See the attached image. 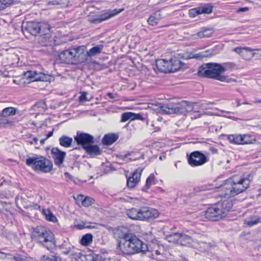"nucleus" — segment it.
<instances>
[{
    "mask_svg": "<svg viewBox=\"0 0 261 261\" xmlns=\"http://www.w3.org/2000/svg\"><path fill=\"white\" fill-rule=\"evenodd\" d=\"M113 236L116 240V252L118 255L131 256L148 251L147 244L136 235L128 232L124 227L114 228Z\"/></svg>",
    "mask_w": 261,
    "mask_h": 261,
    "instance_id": "1",
    "label": "nucleus"
},
{
    "mask_svg": "<svg viewBox=\"0 0 261 261\" xmlns=\"http://www.w3.org/2000/svg\"><path fill=\"white\" fill-rule=\"evenodd\" d=\"M224 72H225V68L222 67V65L218 63H208L200 66L198 74L200 76L212 78L228 83L234 81L228 76L221 74Z\"/></svg>",
    "mask_w": 261,
    "mask_h": 261,
    "instance_id": "2",
    "label": "nucleus"
},
{
    "mask_svg": "<svg viewBox=\"0 0 261 261\" xmlns=\"http://www.w3.org/2000/svg\"><path fill=\"white\" fill-rule=\"evenodd\" d=\"M149 107L156 112H163L167 114H176L186 115L193 111V105L187 101H182L176 106H164L161 103H150Z\"/></svg>",
    "mask_w": 261,
    "mask_h": 261,
    "instance_id": "3",
    "label": "nucleus"
},
{
    "mask_svg": "<svg viewBox=\"0 0 261 261\" xmlns=\"http://www.w3.org/2000/svg\"><path fill=\"white\" fill-rule=\"evenodd\" d=\"M32 238L50 250L55 246L53 233L50 230L43 226H38L33 229Z\"/></svg>",
    "mask_w": 261,
    "mask_h": 261,
    "instance_id": "4",
    "label": "nucleus"
},
{
    "mask_svg": "<svg viewBox=\"0 0 261 261\" xmlns=\"http://www.w3.org/2000/svg\"><path fill=\"white\" fill-rule=\"evenodd\" d=\"M170 242H173L182 246H189L199 249L201 251H206L208 248V244L206 243L193 242L192 239L188 235L184 233H173L167 236Z\"/></svg>",
    "mask_w": 261,
    "mask_h": 261,
    "instance_id": "5",
    "label": "nucleus"
},
{
    "mask_svg": "<svg viewBox=\"0 0 261 261\" xmlns=\"http://www.w3.org/2000/svg\"><path fill=\"white\" fill-rule=\"evenodd\" d=\"M25 163L34 170L44 173L50 172L53 167L52 162L41 155L29 158L26 160Z\"/></svg>",
    "mask_w": 261,
    "mask_h": 261,
    "instance_id": "6",
    "label": "nucleus"
},
{
    "mask_svg": "<svg viewBox=\"0 0 261 261\" xmlns=\"http://www.w3.org/2000/svg\"><path fill=\"white\" fill-rule=\"evenodd\" d=\"M250 180L247 178L233 177L231 181V188L229 193H227L230 196H234L245 191L250 184Z\"/></svg>",
    "mask_w": 261,
    "mask_h": 261,
    "instance_id": "7",
    "label": "nucleus"
},
{
    "mask_svg": "<svg viewBox=\"0 0 261 261\" xmlns=\"http://www.w3.org/2000/svg\"><path fill=\"white\" fill-rule=\"evenodd\" d=\"M206 57L205 55H201L200 54L196 55H192L190 54L189 55H186V56H180V54H178L177 57L174 56L171 58L169 60L170 64V72H174L178 70L182 65H183V63L181 60H179V58H182L184 59L188 60L192 58H198L199 57Z\"/></svg>",
    "mask_w": 261,
    "mask_h": 261,
    "instance_id": "8",
    "label": "nucleus"
},
{
    "mask_svg": "<svg viewBox=\"0 0 261 261\" xmlns=\"http://www.w3.org/2000/svg\"><path fill=\"white\" fill-rule=\"evenodd\" d=\"M188 163L192 167L202 166L208 161V158L199 151H195L188 156Z\"/></svg>",
    "mask_w": 261,
    "mask_h": 261,
    "instance_id": "9",
    "label": "nucleus"
},
{
    "mask_svg": "<svg viewBox=\"0 0 261 261\" xmlns=\"http://www.w3.org/2000/svg\"><path fill=\"white\" fill-rule=\"evenodd\" d=\"M205 216L210 220L218 221L224 218L225 215L217 203L207 209L205 213Z\"/></svg>",
    "mask_w": 261,
    "mask_h": 261,
    "instance_id": "10",
    "label": "nucleus"
},
{
    "mask_svg": "<svg viewBox=\"0 0 261 261\" xmlns=\"http://www.w3.org/2000/svg\"><path fill=\"white\" fill-rule=\"evenodd\" d=\"M74 140L77 144L81 145L83 149H84V147L94 142L93 136L89 134L80 132H77L76 136L74 137Z\"/></svg>",
    "mask_w": 261,
    "mask_h": 261,
    "instance_id": "11",
    "label": "nucleus"
},
{
    "mask_svg": "<svg viewBox=\"0 0 261 261\" xmlns=\"http://www.w3.org/2000/svg\"><path fill=\"white\" fill-rule=\"evenodd\" d=\"M51 154L55 165L59 168L62 167L66 155V152L61 150L58 147H53L51 150Z\"/></svg>",
    "mask_w": 261,
    "mask_h": 261,
    "instance_id": "12",
    "label": "nucleus"
},
{
    "mask_svg": "<svg viewBox=\"0 0 261 261\" xmlns=\"http://www.w3.org/2000/svg\"><path fill=\"white\" fill-rule=\"evenodd\" d=\"M233 50L240 55L243 59L248 60L254 56V50L261 51V49H253L248 47H237L234 48Z\"/></svg>",
    "mask_w": 261,
    "mask_h": 261,
    "instance_id": "13",
    "label": "nucleus"
},
{
    "mask_svg": "<svg viewBox=\"0 0 261 261\" xmlns=\"http://www.w3.org/2000/svg\"><path fill=\"white\" fill-rule=\"evenodd\" d=\"M159 216V213L155 209L148 207L140 208V220H149L156 218Z\"/></svg>",
    "mask_w": 261,
    "mask_h": 261,
    "instance_id": "14",
    "label": "nucleus"
},
{
    "mask_svg": "<svg viewBox=\"0 0 261 261\" xmlns=\"http://www.w3.org/2000/svg\"><path fill=\"white\" fill-rule=\"evenodd\" d=\"M75 49L74 48L63 51L59 55L62 62L67 64H75Z\"/></svg>",
    "mask_w": 261,
    "mask_h": 261,
    "instance_id": "15",
    "label": "nucleus"
},
{
    "mask_svg": "<svg viewBox=\"0 0 261 261\" xmlns=\"http://www.w3.org/2000/svg\"><path fill=\"white\" fill-rule=\"evenodd\" d=\"M74 49H75V64L84 63L90 59L89 55H87L88 51L85 50L84 46H81Z\"/></svg>",
    "mask_w": 261,
    "mask_h": 261,
    "instance_id": "16",
    "label": "nucleus"
},
{
    "mask_svg": "<svg viewBox=\"0 0 261 261\" xmlns=\"http://www.w3.org/2000/svg\"><path fill=\"white\" fill-rule=\"evenodd\" d=\"M123 10V8L119 9H114L113 10L107 9L102 11L98 15L99 16L101 22H102L116 16Z\"/></svg>",
    "mask_w": 261,
    "mask_h": 261,
    "instance_id": "17",
    "label": "nucleus"
},
{
    "mask_svg": "<svg viewBox=\"0 0 261 261\" xmlns=\"http://www.w3.org/2000/svg\"><path fill=\"white\" fill-rule=\"evenodd\" d=\"M143 169L138 168L133 173L132 176L127 178V185L129 188H134L139 182Z\"/></svg>",
    "mask_w": 261,
    "mask_h": 261,
    "instance_id": "18",
    "label": "nucleus"
},
{
    "mask_svg": "<svg viewBox=\"0 0 261 261\" xmlns=\"http://www.w3.org/2000/svg\"><path fill=\"white\" fill-rule=\"evenodd\" d=\"M55 39L50 33L40 35L38 38V43L42 46H52L55 44Z\"/></svg>",
    "mask_w": 261,
    "mask_h": 261,
    "instance_id": "19",
    "label": "nucleus"
},
{
    "mask_svg": "<svg viewBox=\"0 0 261 261\" xmlns=\"http://www.w3.org/2000/svg\"><path fill=\"white\" fill-rule=\"evenodd\" d=\"M23 29L32 35L36 36L40 31V25L36 22H28L25 25H23Z\"/></svg>",
    "mask_w": 261,
    "mask_h": 261,
    "instance_id": "20",
    "label": "nucleus"
},
{
    "mask_svg": "<svg viewBox=\"0 0 261 261\" xmlns=\"http://www.w3.org/2000/svg\"><path fill=\"white\" fill-rule=\"evenodd\" d=\"M143 120L142 116L139 114H136L130 112H125L122 114L121 122H124L128 120Z\"/></svg>",
    "mask_w": 261,
    "mask_h": 261,
    "instance_id": "21",
    "label": "nucleus"
},
{
    "mask_svg": "<svg viewBox=\"0 0 261 261\" xmlns=\"http://www.w3.org/2000/svg\"><path fill=\"white\" fill-rule=\"evenodd\" d=\"M84 149L86 151V152L91 157L99 155L101 153V150L98 145H92V144L84 147Z\"/></svg>",
    "mask_w": 261,
    "mask_h": 261,
    "instance_id": "22",
    "label": "nucleus"
},
{
    "mask_svg": "<svg viewBox=\"0 0 261 261\" xmlns=\"http://www.w3.org/2000/svg\"><path fill=\"white\" fill-rule=\"evenodd\" d=\"M35 75L34 81L50 82L54 80V77L48 74L35 71L33 73Z\"/></svg>",
    "mask_w": 261,
    "mask_h": 261,
    "instance_id": "23",
    "label": "nucleus"
},
{
    "mask_svg": "<svg viewBox=\"0 0 261 261\" xmlns=\"http://www.w3.org/2000/svg\"><path fill=\"white\" fill-rule=\"evenodd\" d=\"M220 208H221L225 215L232 208L233 203L230 199H226L218 202Z\"/></svg>",
    "mask_w": 261,
    "mask_h": 261,
    "instance_id": "24",
    "label": "nucleus"
},
{
    "mask_svg": "<svg viewBox=\"0 0 261 261\" xmlns=\"http://www.w3.org/2000/svg\"><path fill=\"white\" fill-rule=\"evenodd\" d=\"M59 144L64 148H69L71 146L73 139L66 135H62L59 138Z\"/></svg>",
    "mask_w": 261,
    "mask_h": 261,
    "instance_id": "25",
    "label": "nucleus"
},
{
    "mask_svg": "<svg viewBox=\"0 0 261 261\" xmlns=\"http://www.w3.org/2000/svg\"><path fill=\"white\" fill-rule=\"evenodd\" d=\"M103 48V45L101 44L92 47L88 51L87 55H89L90 59L100 54Z\"/></svg>",
    "mask_w": 261,
    "mask_h": 261,
    "instance_id": "26",
    "label": "nucleus"
},
{
    "mask_svg": "<svg viewBox=\"0 0 261 261\" xmlns=\"http://www.w3.org/2000/svg\"><path fill=\"white\" fill-rule=\"evenodd\" d=\"M161 19V14L159 11L155 12L151 14L147 19L148 23L154 26L156 25Z\"/></svg>",
    "mask_w": 261,
    "mask_h": 261,
    "instance_id": "27",
    "label": "nucleus"
},
{
    "mask_svg": "<svg viewBox=\"0 0 261 261\" xmlns=\"http://www.w3.org/2000/svg\"><path fill=\"white\" fill-rule=\"evenodd\" d=\"M118 138V136L114 134H107L102 138V142L105 145H111Z\"/></svg>",
    "mask_w": 261,
    "mask_h": 261,
    "instance_id": "28",
    "label": "nucleus"
},
{
    "mask_svg": "<svg viewBox=\"0 0 261 261\" xmlns=\"http://www.w3.org/2000/svg\"><path fill=\"white\" fill-rule=\"evenodd\" d=\"M126 214L128 217L133 220H140V209L132 208L128 210L126 212Z\"/></svg>",
    "mask_w": 261,
    "mask_h": 261,
    "instance_id": "29",
    "label": "nucleus"
},
{
    "mask_svg": "<svg viewBox=\"0 0 261 261\" xmlns=\"http://www.w3.org/2000/svg\"><path fill=\"white\" fill-rule=\"evenodd\" d=\"M214 32L211 28H202L196 35L200 38L209 37L212 35Z\"/></svg>",
    "mask_w": 261,
    "mask_h": 261,
    "instance_id": "30",
    "label": "nucleus"
},
{
    "mask_svg": "<svg viewBox=\"0 0 261 261\" xmlns=\"http://www.w3.org/2000/svg\"><path fill=\"white\" fill-rule=\"evenodd\" d=\"M93 236L90 233H87L84 235L80 240V243L84 246H88L92 242Z\"/></svg>",
    "mask_w": 261,
    "mask_h": 261,
    "instance_id": "31",
    "label": "nucleus"
},
{
    "mask_svg": "<svg viewBox=\"0 0 261 261\" xmlns=\"http://www.w3.org/2000/svg\"><path fill=\"white\" fill-rule=\"evenodd\" d=\"M243 135H231L228 136V140L231 143L236 144H242Z\"/></svg>",
    "mask_w": 261,
    "mask_h": 261,
    "instance_id": "32",
    "label": "nucleus"
},
{
    "mask_svg": "<svg viewBox=\"0 0 261 261\" xmlns=\"http://www.w3.org/2000/svg\"><path fill=\"white\" fill-rule=\"evenodd\" d=\"M16 114V109L13 107H8L3 109L0 114V116L7 117L10 116H13Z\"/></svg>",
    "mask_w": 261,
    "mask_h": 261,
    "instance_id": "33",
    "label": "nucleus"
},
{
    "mask_svg": "<svg viewBox=\"0 0 261 261\" xmlns=\"http://www.w3.org/2000/svg\"><path fill=\"white\" fill-rule=\"evenodd\" d=\"M42 213L45 215L46 220L52 222H56L58 221L56 217L49 209L43 210Z\"/></svg>",
    "mask_w": 261,
    "mask_h": 261,
    "instance_id": "34",
    "label": "nucleus"
},
{
    "mask_svg": "<svg viewBox=\"0 0 261 261\" xmlns=\"http://www.w3.org/2000/svg\"><path fill=\"white\" fill-rule=\"evenodd\" d=\"M142 155L138 152H128L125 154L122 158L123 159L128 158L129 161H136L139 159Z\"/></svg>",
    "mask_w": 261,
    "mask_h": 261,
    "instance_id": "35",
    "label": "nucleus"
},
{
    "mask_svg": "<svg viewBox=\"0 0 261 261\" xmlns=\"http://www.w3.org/2000/svg\"><path fill=\"white\" fill-rule=\"evenodd\" d=\"M198 7L200 14L211 13L213 10V6L210 4H205Z\"/></svg>",
    "mask_w": 261,
    "mask_h": 261,
    "instance_id": "36",
    "label": "nucleus"
},
{
    "mask_svg": "<svg viewBox=\"0 0 261 261\" xmlns=\"http://www.w3.org/2000/svg\"><path fill=\"white\" fill-rule=\"evenodd\" d=\"M74 226L79 229L91 228L90 225H88L87 223L83 221H76L74 222Z\"/></svg>",
    "mask_w": 261,
    "mask_h": 261,
    "instance_id": "37",
    "label": "nucleus"
},
{
    "mask_svg": "<svg viewBox=\"0 0 261 261\" xmlns=\"http://www.w3.org/2000/svg\"><path fill=\"white\" fill-rule=\"evenodd\" d=\"M14 0H0V11L5 9L13 3Z\"/></svg>",
    "mask_w": 261,
    "mask_h": 261,
    "instance_id": "38",
    "label": "nucleus"
},
{
    "mask_svg": "<svg viewBox=\"0 0 261 261\" xmlns=\"http://www.w3.org/2000/svg\"><path fill=\"white\" fill-rule=\"evenodd\" d=\"M164 64H165L164 59H159L156 61L155 66L160 71L166 72V69L164 67Z\"/></svg>",
    "mask_w": 261,
    "mask_h": 261,
    "instance_id": "39",
    "label": "nucleus"
},
{
    "mask_svg": "<svg viewBox=\"0 0 261 261\" xmlns=\"http://www.w3.org/2000/svg\"><path fill=\"white\" fill-rule=\"evenodd\" d=\"M155 176L153 174H150L148 177L147 178L146 181L145 187L147 189H148L150 186L154 185Z\"/></svg>",
    "mask_w": 261,
    "mask_h": 261,
    "instance_id": "40",
    "label": "nucleus"
},
{
    "mask_svg": "<svg viewBox=\"0 0 261 261\" xmlns=\"http://www.w3.org/2000/svg\"><path fill=\"white\" fill-rule=\"evenodd\" d=\"M94 202V200L89 196H86L84 198V201L83 206L88 207L91 205Z\"/></svg>",
    "mask_w": 261,
    "mask_h": 261,
    "instance_id": "41",
    "label": "nucleus"
},
{
    "mask_svg": "<svg viewBox=\"0 0 261 261\" xmlns=\"http://www.w3.org/2000/svg\"><path fill=\"white\" fill-rule=\"evenodd\" d=\"M88 20L90 22L92 23H99L101 22L98 15L95 16H89Z\"/></svg>",
    "mask_w": 261,
    "mask_h": 261,
    "instance_id": "42",
    "label": "nucleus"
},
{
    "mask_svg": "<svg viewBox=\"0 0 261 261\" xmlns=\"http://www.w3.org/2000/svg\"><path fill=\"white\" fill-rule=\"evenodd\" d=\"M259 219L251 218L248 220L245 221V224L249 226H252L257 224L259 222Z\"/></svg>",
    "mask_w": 261,
    "mask_h": 261,
    "instance_id": "43",
    "label": "nucleus"
},
{
    "mask_svg": "<svg viewBox=\"0 0 261 261\" xmlns=\"http://www.w3.org/2000/svg\"><path fill=\"white\" fill-rule=\"evenodd\" d=\"M85 197L84 195L81 194L77 195L76 197L74 196L76 204L80 206L83 205Z\"/></svg>",
    "mask_w": 261,
    "mask_h": 261,
    "instance_id": "44",
    "label": "nucleus"
},
{
    "mask_svg": "<svg viewBox=\"0 0 261 261\" xmlns=\"http://www.w3.org/2000/svg\"><path fill=\"white\" fill-rule=\"evenodd\" d=\"M189 14L190 17H194L197 15L200 14L198 7L191 9L189 11Z\"/></svg>",
    "mask_w": 261,
    "mask_h": 261,
    "instance_id": "45",
    "label": "nucleus"
},
{
    "mask_svg": "<svg viewBox=\"0 0 261 261\" xmlns=\"http://www.w3.org/2000/svg\"><path fill=\"white\" fill-rule=\"evenodd\" d=\"M35 72V71H28L24 73V76L25 78L29 79L30 81L34 82L35 75L33 73Z\"/></svg>",
    "mask_w": 261,
    "mask_h": 261,
    "instance_id": "46",
    "label": "nucleus"
},
{
    "mask_svg": "<svg viewBox=\"0 0 261 261\" xmlns=\"http://www.w3.org/2000/svg\"><path fill=\"white\" fill-rule=\"evenodd\" d=\"M250 138V136L249 135H243L242 138V144H248L252 143Z\"/></svg>",
    "mask_w": 261,
    "mask_h": 261,
    "instance_id": "47",
    "label": "nucleus"
},
{
    "mask_svg": "<svg viewBox=\"0 0 261 261\" xmlns=\"http://www.w3.org/2000/svg\"><path fill=\"white\" fill-rule=\"evenodd\" d=\"M41 261H58L57 257L55 256L48 257L43 256Z\"/></svg>",
    "mask_w": 261,
    "mask_h": 261,
    "instance_id": "48",
    "label": "nucleus"
},
{
    "mask_svg": "<svg viewBox=\"0 0 261 261\" xmlns=\"http://www.w3.org/2000/svg\"><path fill=\"white\" fill-rule=\"evenodd\" d=\"M165 64H164V67L167 69L166 70V72H170V62H169V60H167L166 59H164Z\"/></svg>",
    "mask_w": 261,
    "mask_h": 261,
    "instance_id": "49",
    "label": "nucleus"
},
{
    "mask_svg": "<svg viewBox=\"0 0 261 261\" xmlns=\"http://www.w3.org/2000/svg\"><path fill=\"white\" fill-rule=\"evenodd\" d=\"M79 100L80 102H84L87 100L86 93L85 92L82 93L81 96L79 97Z\"/></svg>",
    "mask_w": 261,
    "mask_h": 261,
    "instance_id": "50",
    "label": "nucleus"
},
{
    "mask_svg": "<svg viewBox=\"0 0 261 261\" xmlns=\"http://www.w3.org/2000/svg\"><path fill=\"white\" fill-rule=\"evenodd\" d=\"M234 66V64L232 63L228 62V63H225L222 65V67L225 68V71L227 70L228 68H230L233 67Z\"/></svg>",
    "mask_w": 261,
    "mask_h": 261,
    "instance_id": "51",
    "label": "nucleus"
},
{
    "mask_svg": "<svg viewBox=\"0 0 261 261\" xmlns=\"http://www.w3.org/2000/svg\"><path fill=\"white\" fill-rule=\"evenodd\" d=\"M5 117L0 116V124H7L11 123V121H8V120L4 118Z\"/></svg>",
    "mask_w": 261,
    "mask_h": 261,
    "instance_id": "52",
    "label": "nucleus"
},
{
    "mask_svg": "<svg viewBox=\"0 0 261 261\" xmlns=\"http://www.w3.org/2000/svg\"><path fill=\"white\" fill-rule=\"evenodd\" d=\"M248 9H249L248 7H243V8H240L239 11V12H245V11H248Z\"/></svg>",
    "mask_w": 261,
    "mask_h": 261,
    "instance_id": "53",
    "label": "nucleus"
},
{
    "mask_svg": "<svg viewBox=\"0 0 261 261\" xmlns=\"http://www.w3.org/2000/svg\"><path fill=\"white\" fill-rule=\"evenodd\" d=\"M53 132H54V129L52 130V131L49 132L47 134V136L46 137L47 138V139H48L49 138L51 137L53 135Z\"/></svg>",
    "mask_w": 261,
    "mask_h": 261,
    "instance_id": "54",
    "label": "nucleus"
},
{
    "mask_svg": "<svg viewBox=\"0 0 261 261\" xmlns=\"http://www.w3.org/2000/svg\"><path fill=\"white\" fill-rule=\"evenodd\" d=\"M107 96L111 99H114L115 98V96H114L113 94L111 93H108L107 94Z\"/></svg>",
    "mask_w": 261,
    "mask_h": 261,
    "instance_id": "55",
    "label": "nucleus"
},
{
    "mask_svg": "<svg viewBox=\"0 0 261 261\" xmlns=\"http://www.w3.org/2000/svg\"><path fill=\"white\" fill-rule=\"evenodd\" d=\"M33 142H31V144H33V143H34L35 144H37V142H38V139L36 137H34L33 139Z\"/></svg>",
    "mask_w": 261,
    "mask_h": 261,
    "instance_id": "56",
    "label": "nucleus"
},
{
    "mask_svg": "<svg viewBox=\"0 0 261 261\" xmlns=\"http://www.w3.org/2000/svg\"><path fill=\"white\" fill-rule=\"evenodd\" d=\"M254 103H261V99H256L253 102Z\"/></svg>",
    "mask_w": 261,
    "mask_h": 261,
    "instance_id": "57",
    "label": "nucleus"
},
{
    "mask_svg": "<svg viewBox=\"0 0 261 261\" xmlns=\"http://www.w3.org/2000/svg\"><path fill=\"white\" fill-rule=\"evenodd\" d=\"M46 140H47V138H44V139H41V140H40V143H41L42 145H43V144H44V143L45 141Z\"/></svg>",
    "mask_w": 261,
    "mask_h": 261,
    "instance_id": "58",
    "label": "nucleus"
},
{
    "mask_svg": "<svg viewBox=\"0 0 261 261\" xmlns=\"http://www.w3.org/2000/svg\"><path fill=\"white\" fill-rule=\"evenodd\" d=\"M237 107H240L241 105H243V103H240L238 100L237 101Z\"/></svg>",
    "mask_w": 261,
    "mask_h": 261,
    "instance_id": "59",
    "label": "nucleus"
},
{
    "mask_svg": "<svg viewBox=\"0 0 261 261\" xmlns=\"http://www.w3.org/2000/svg\"><path fill=\"white\" fill-rule=\"evenodd\" d=\"M243 105H251V103H249L247 101H245L244 102H243Z\"/></svg>",
    "mask_w": 261,
    "mask_h": 261,
    "instance_id": "60",
    "label": "nucleus"
},
{
    "mask_svg": "<svg viewBox=\"0 0 261 261\" xmlns=\"http://www.w3.org/2000/svg\"><path fill=\"white\" fill-rule=\"evenodd\" d=\"M155 254L156 255H159V254H160V252H159V251H158V250H155Z\"/></svg>",
    "mask_w": 261,
    "mask_h": 261,
    "instance_id": "61",
    "label": "nucleus"
},
{
    "mask_svg": "<svg viewBox=\"0 0 261 261\" xmlns=\"http://www.w3.org/2000/svg\"><path fill=\"white\" fill-rule=\"evenodd\" d=\"M64 174L67 176H70V174L68 172H65Z\"/></svg>",
    "mask_w": 261,
    "mask_h": 261,
    "instance_id": "62",
    "label": "nucleus"
},
{
    "mask_svg": "<svg viewBox=\"0 0 261 261\" xmlns=\"http://www.w3.org/2000/svg\"><path fill=\"white\" fill-rule=\"evenodd\" d=\"M5 182V180H4L3 181L1 184V186H2Z\"/></svg>",
    "mask_w": 261,
    "mask_h": 261,
    "instance_id": "63",
    "label": "nucleus"
},
{
    "mask_svg": "<svg viewBox=\"0 0 261 261\" xmlns=\"http://www.w3.org/2000/svg\"><path fill=\"white\" fill-rule=\"evenodd\" d=\"M1 254H2V255H3V256H5V254H4L3 253H1Z\"/></svg>",
    "mask_w": 261,
    "mask_h": 261,
    "instance_id": "64",
    "label": "nucleus"
}]
</instances>
